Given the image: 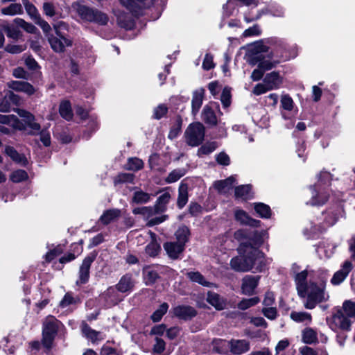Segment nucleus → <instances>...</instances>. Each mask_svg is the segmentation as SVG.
<instances>
[{
	"label": "nucleus",
	"instance_id": "nucleus-58",
	"mask_svg": "<svg viewBox=\"0 0 355 355\" xmlns=\"http://www.w3.org/2000/svg\"><path fill=\"white\" fill-rule=\"evenodd\" d=\"M168 112V107L164 104H160L154 109L153 118L155 119H160Z\"/></svg>",
	"mask_w": 355,
	"mask_h": 355
},
{
	"label": "nucleus",
	"instance_id": "nucleus-49",
	"mask_svg": "<svg viewBox=\"0 0 355 355\" xmlns=\"http://www.w3.org/2000/svg\"><path fill=\"white\" fill-rule=\"evenodd\" d=\"M80 302L78 297H74L71 293H67L60 302V306L62 308L67 307L71 304H76Z\"/></svg>",
	"mask_w": 355,
	"mask_h": 355
},
{
	"label": "nucleus",
	"instance_id": "nucleus-61",
	"mask_svg": "<svg viewBox=\"0 0 355 355\" xmlns=\"http://www.w3.org/2000/svg\"><path fill=\"white\" fill-rule=\"evenodd\" d=\"M26 49V46L24 44H8L5 47L6 51L12 53V54H17L19 53L23 52Z\"/></svg>",
	"mask_w": 355,
	"mask_h": 355
},
{
	"label": "nucleus",
	"instance_id": "nucleus-20",
	"mask_svg": "<svg viewBox=\"0 0 355 355\" xmlns=\"http://www.w3.org/2000/svg\"><path fill=\"white\" fill-rule=\"evenodd\" d=\"M308 272L306 270H303L297 274H296L295 277V281L296 283L297 291L298 295L301 297H306V291L307 290V287L309 284L306 282Z\"/></svg>",
	"mask_w": 355,
	"mask_h": 355
},
{
	"label": "nucleus",
	"instance_id": "nucleus-44",
	"mask_svg": "<svg viewBox=\"0 0 355 355\" xmlns=\"http://www.w3.org/2000/svg\"><path fill=\"white\" fill-rule=\"evenodd\" d=\"M185 173L186 170L184 168L174 169L168 174L165 181L167 183L175 182L182 177H183L185 175Z\"/></svg>",
	"mask_w": 355,
	"mask_h": 355
},
{
	"label": "nucleus",
	"instance_id": "nucleus-32",
	"mask_svg": "<svg viewBox=\"0 0 355 355\" xmlns=\"http://www.w3.org/2000/svg\"><path fill=\"white\" fill-rule=\"evenodd\" d=\"M143 275L145 284L147 286L153 285L159 278L157 272L150 266H147L144 268Z\"/></svg>",
	"mask_w": 355,
	"mask_h": 355
},
{
	"label": "nucleus",
	"instance_id": "nucleus-39",
	"mask_svg": "<svg viewBox=\"0 0 355 355\" xmlns=\"http://www.w3.org/2000/svg\"><path fill=\"white\" fill-rule=\"evenodd\" d=\"M59 112L61 116L67 121H69L72 119L73 112L71 103L69 101L61 102L59 107Z\"/></svg>",
	"mask_w": 355,
	"mask_h": 355
},
{
	"label": "nucleus",
	"instance_id": "nucleus-5",
	"mask_svg": "<svg viewBox=\"0 0 355 355\" xmlns=\"http://www.w3.org/2000/svg\"><path fill=\"white\" fill-rule=\"evenodd\" d=\"M205 134V126L200 122L192 123L185 130L186 142L189 146H198L202 144Z\"/></svg>",
	"mask_w": 355,
	"mask_h": 355
},
{
	"label": "nucleus",
	"instance_id": "nucleus-38",
	"mask_svg": "<svg viewBox=\"0 0 355 355\" xmlns=\"http://www.w3.org/2000/svg\"><path fill=\"white\" fill-rule=\"evenodd\" d=\"M150 195L141 189L136 190L133 193L132 198V203L134 204H144L150 201Z\"/></svg>",
	"mask_w": 355,
	"mask_h": 355
},
{
	"label": "nucleus",
	"instance_id": "nucleus-13",
	"mask_svg": "<svg viewBox=\"0 0 355 355\" xmlns=\"http://www.w3.org/2000/svg\"><path fill=\"white\" fill-rule=\"evenodd\" d=\"M230 352L234 355H241L250 349V342L245 339H231L228 341Z\"/></svg>",
	"mask_w": 355,
	"mask_h": 355
},
{
	"label": "nucleus",
	"instance_id": "nucleus-26",
	"mask_svg": "<svg viewBox=\"0 0 355 355\" xmlns=\"http://www.w3.org/2000/svg\"><path fill=\"white\" fill-rule=\"evenodd\" d=\"M253 60L264 72L275 67L277 64V62H272L270 58H266L263 55H254Z\"/></svg>",
	"mask_w": 355,
	"mask_h": 355
},
{
	"label": "nucleus",
	"instance_id": "nucleus-41",
	"mask_svg": "<svg viewBox=\"0 0 355 355\" xmlns=\"http://www.w3.org/2000/svg\"><path fill=\"white\" fill-rule=\"evenodd\" d=\"M4 15H15L23 13V8L20 3H13L6 8H3L1 10Z\"/></svg>",
	"mask_w": 355,
	"mask_h": 355
},
{
	"label": "nucleus",
	"instance_id": "nucleus-35",
	"mask_svg": "<svg viewBox=\"0 0 355 355\" xmlns=\"http://www.w3.org/2000/svg\"><path fill=\"white\" fill-rule=\"evenodd\" d=\"M312 198L310 201L307 202V205L312 206H320L324 205L328 200V196L325 193L318 194L314 188H312Z\"/></svg>",
	"mask_w": 355,
	"mask_h": 355
},
{
	"label": "nucleus",
	"instance_id": "nucleus-47",
	"mask_svg": "<svg viewBox=\"0 0 355 355\" xmlns=\"http://www.w3.org/2000/svg\"><path fill=\"white\" fill-rule=\"evenodd\" d=\"M3 30L7 37L13 40H18L21 36V32L13 25L5 26Z\"/></svg>",
	"mask_w": 355,
	"mask_h": 355
},
{
	"label": "nucleus",
	"instance_id": "nucleus-34",
	"mask_svg": "<svg viewBox=\"0 0 355 355\" xmlns=\"http://www.w3.org/2000/svg\"><path fill=\"white\" fill-rule=\"evenodd\" d=\"M290 317L296 322H305L306 324H309L312 322V316L307 312L292 311Z\"/></svg>",
	"mask_w": 355,
	"mask_h": 355
},
{
	"label": "nucleus",
	"instance_id": "nucleus-16",
	"mask_svg": "<svg viewBox=\"0 0 355 355\" xmlns=\"http://www.w3.org/2000/svg\"><path fill=\"white\" fill-rule=\"evenodd\" d=\"M260 279L259 276L245 275L242 279V293L247 295H252L254 293Z\"/></svg>",
	"mask_w": 355,
	"mask_h": 355
},
{
	"label": "nucleus",
	"instance_id": "nucleus-54",
	"mask_svg": "<svg viewBox=\"0 0 355 355\" xmlns=\"http://www.w3.org/2000/svg\"><path fill=\"white\" fill-rule=\"evenodd\" d=\"M19 120L15 115H4L0 114V123L10 125L15 128L18 123Z\"/></svg>",
	"mask_w": 355,
	"mask_h": 355
},
{
	"label": "nucleus",
	"instance_id": "nucleus-4",
	"mask_svg": "<svg viewBox=\"0 0 355 355\" xmlns=\"http://www.w3.org/2000/svg\"><path fill=\"white\" fill-rule=\"evenodd\" d=\"M305 293L307 298L304 306L307 309H313L318 304L329 299V295L324 292V287L315 283H309Z\"/></svg>",
	"mask_w": 355,
	"mask_h": 355
},
{
	"label": "nucleus",
	"instance_id": "nucleus-24",
	"mask_svg": "<svg viewBox=\"0 0 355 355\" xmlns=\"http://www.w3.org/2000/svg\"><path fill=\"white\" fill-rule=\"evenodd\" d=\"M5 153L17 164L21 166H26L28 164L26 157L23 154L19 153L12 146H6L5 148Z\"/></svg>",
	"mask_w": 355,
	"mask_h": 355
},
{
	"label": "nucleus",
	"instance_id": "nucleus-53",
	"mask_svg": "<svg viewBox=\"0 0 355 355\" xmlns=\"http://www.w3.org/2000/svg\"><path fill=\"white\" fill-rule=\"evenodd\" d=\"M28 177V174L24 170L19 169L12 173L10 180L13 182L18 183L26 180Z\"/></svg>",
	"mask_w": 355,
	"mask_h": 355
},
{
	"label": "nucleus",
	"instance_id": "nucleus-63",
	"mask_svg": "<svg viewBox=\"0 0 355 355\" xmlns=\"http://www.w3.org/2000/svg\"><path fill=\"white\" fill-rule=\"evenodd\" d=\"M34 21L37 25L40 26L44 33H49L51 31L49 24L42 19L41 15L37 16V18Z\"/></svg>",
	"mask_w": 355,
	"mask_h": 355
},
{
	"label": "nucleus",
	"instance_id": "nucleus-51",
	"mask_svg": "<svg viewBox=\"0 0 355 355\" xmlns=\"http://www.w3.org/2000/svg\"><path fill=\"white\" fill-rule=\"evenodd\" d=\"M263 232L254 231L252 237H250V239L246 242H250L253 248L259 249V247L261 246L263 243Z\"/></svg>",
	"mask_w": 355,
	"mask_h": 355
},
{
	"label": "nucleus",
	"instance_id": "nucleus-48",
	"mask_svg": "<svg viewBox=\"0 0 355 355\" xmlns=\"http://www.w3.org/2000/svg\"><path fill=\"white\" fill-rule=\"evenodd\" d=\"M22 3L26 12L33 20H35L37 18V16L40 15L36 7L28 0H23Z\"/></svg>",
	"mask_w": 355,
	"mask_h": 355
},
{
	"label": "nucleus",
	"instance_id": "nucleus-8",
	"mask_svg": "<svg viewBox=\"0 0 355 355\" xmlns=\"http://www.w3.org/2000/svg\"><path fill=\"white\" fill-rule=\"evenodd\" d=\"M96 257V254L91 253L83 261L78 270V279L76 282L78 286L85 284L89 279L90 268Z\"/></svg>",
	"mask_w": 355,
	"mask_h": 355
},
{
	"label": "nucleus",
	"instance_id": "nucleus-64",
	"mask_svg": "<svg viewBox=\"0 0 355 355\" xmlns=\"http://www.w3.org/2000/svg\"><path fill=\"white\" fill-rule=\"evenodd\" d=\"M26 125L31 129L28 133L31 135H37L42 130L40 125L35 120L28 121Z\"/></svg>",
	"mask_w": 355,
	"mask_h": 355
},
{
	"label": "nucleus",
	"instance_id": "nucleus-17",
	"mask_svg": "<svg viewBox=\"0 0 355 355\" xmlns=\"http://www.w3.org/2000/svg\"><path fill=\"white\" fill-rule=\"evenodd\" d=\"M164 249L171 259H180L185 246L176 241L166 242L164 244Z\"/></svg>",
	"mask_w": 355,
	"mask_h": 355
},
{
	"label": "nucleus",
	"instance_id": "nucleus-33",
	"mask_svg": "<svg viewBox=\"0 0 355 355\" xmlns=\"http://www.w3.org/2000/svg\"><path fill=\"white\" fill-rule=\"evenodd\" d=\"M235 197L244 200L252 198L251 186L250 184H245L236 187L235 188Z\"/></svg>",
	"mask_w": 355,
	"mask_h": 355
},
{
	"label": "nucleus",
	"instance_id": "nucleus-36",
	"mask_svg": "<svg viewBox=\"0 0 355 355\" xmlns=\"http://www.w3.org/2000/svg\"><path fill=\"white\" fill-rule=\"evenodd\" d=\"M302 336L304 343L312 344L318 342L317 332L312 328H305L302 332Z\"/></svg>",
	"mask_w": 355,
	"mask_h": 355
},
{
	"label": "nucleus",
	"instance_id": "nucleus-60",
	"mask_svg": "<svg viewBox=\"0 0 355 355\" xmlns=\"http://www.w3.org/2000/svg\"><path fill=\"white\" fill-rule=\"evenodd\" d=\"M166 343L163 339L155 338V343L153 345V354H161L165 350Z\"/></svg>",
	"mask_w": 355,
	"mask_h": 355
},
{
	"label": "nucleus",
	"instance_id": "nucleus-10",
	"mask_svg": "<svg viewBox=\"0 0 355 355\" xmlns=\"http://www.w3.org/2000/svg\"><path fill=\"white\" fill-rule=\"evenodd\" d=\"M48 41L51 49L56 53H62L66 47L71 46L73 41L69 37H54L53 35L48 36Z\"/></svg>",
	"mask_w": 355,
	"mask_h": 355
},
{
	"label": "nucleus",
	"instance_id": "nucleus-43",
	"mask_svg": "<svg viewBox=\"0 0 355 355\" xmlns=\"http://www.w3.org/2000/svg\"><path fill=\"white\" fill-rule=\"evenodd\" d=\"M168 307L169 306L166 302H163L159 308L153 312L150 316L151 320L154 322L160 321L163 315L167 312Z\"/></svg>",
	"mask_w": 355,
	"mask_h": 355
},
{
	"label": "nucleus",
	"instance_id": "nucleus-27",
	"mask_svg": "<svg viewBox=\"0 0 355 355\" xmlns=\"http://www.w3.org/2000/svg\"><path fill=\"white\" fill-rule=\"evenodd\" d=\"M207 301L218 310L223 309L225 306L224 299L218 293L212 291H209L207 293Z\"/></svg>",
	"mask_w": 355,
	"mask_h": 355
},
{
	"label": "nucleus",
	"instance_id": "nucleus-59",
	"mask_svg": "<svg viewBox=\"0 0 355 355\" xmlns=\"http://www.w3.org/2000/svg\"><path fill=\"white\" fill-rule=\"evenodd\" d=\"M181 127H182V119L180 118H179L177 120L176 124L171 128L168 135V137L171 140L176 138L181 132Z\"/></svg>",
	"mask_w": 355,
	"mask_h": 355
},
{
	"label": "nucleus",
	"instance_id": "nucleus-50",
	"mask_svg": "<svg viewBox=\"0 0 355 355\" xmlns=\"http://www.w3.org/2000/svg\"><path fill=\"white\" fill-rule=\"evenodd\" d=\"M260 300L258 297H254L249 299H243L239 304L238 308L241 310H246L259 302Z\"/></svg>",
	"mask_w": 355,
	"mask_h": 355
},
{
	"label": "nucleus",
	"instance_id": "nucleus-1",
	"mask_svg": "<svg viewBox=\"0 0 355 355\" xmlns=\"http://www.w3.org/2000/svg\"><path fill=\"white\" fill-rule=\"evenodd\" d=\"M350 318H355V302L346 300L343 304V309H338L333 315L331 328H337L348 331L350 329Z\"/></svg>",
	"mask_w": 355,
	"mask_h": 355
},
{
	"label": "nucleus",
	"instance_id": "nucleus-2",
	"mask_svg": "<svg viewBox=\"0 0 355 355\" xmlns=\"http://www.w3.org/2000/svg\"><path fill=\"white\" fill-rule=\"evenodd\" d=\"M251 246L250 242H242L239 247V256L230 260V267L236 272H248L252 270V262L250 254L248 253Z\"/></svg>",
	"mask_w": 355,
	"mask_h": 355
},
{
	"label": "nucleus",
	"instance_id": "nucleus-12",
	"mask_svg": "<svg viewBox=\"0 0 355 355\" xmlns=\"http://www.w3.org/2000/svg\"><path fill=\"white\" fill-rule=\"evenodd\" d=\"M121 3L134 15H142L143 9L149 7L150 0H121Z\"/></svg>",
	"mask_w": 355,
	"mask_h": 355
},
{
	"label": "nucleus",
	"instance_id": "nucleus-40",
	"mask_svg": "<svg viewBox=\"0 0 355 355\" xmlns=\"http://www.w3.org/2000/svg\"><path fill=\"white\" fill-rule=\"evenodd\" d=\"M254 208L261 218H269L271 216V210L270 207L264 203H254Z\"/></svg>",
	"mask_w": 355,
	"mask_h": 355
},
{
	"label": "nucleus",
	"instance_id": "nucleus-55",
	"mask_svg": "<svg viewBox=\"0 0 355 355\" xmlns=\"http://www.w3.org/2000/svg\"><path fill=\"white\" fill-rule=\"evenodd\" d=\"M160 245L158 242H150L146 246V252L150 257H156L160 251Z\"/></svg>",
	"mask_w": 355,
	"mask_h": 355
},
{
	"label": "nucleus",
	"instance_id": "nucleus-62",
	"mask_svg": "<svg viewBox=\"0 0 355 355\" xmlns=\"http://www.w3.org/2000/svg\"><path fill=\"white\" fill-rule=\"evenodd\" d=\"M263 315L270 320H274L278 315L276 307H266L261 311Z\"/></svg>",
	"mask_w": 355,
	"mask_h": 355
},
{
	"label": "nucleus",
	"instance_id": "nucleus-56",
	"mask_svg": "<svg viewBox=\"0 0 355 355\" xmlns=\"http://www.w3.org/2000/svg\"><path fill=\"white\" fill-rule=\"evenodd\" d=\"M268 51V47L262 41L257 42L252 45V51L254 55H262V53H266Z\"/></svg>",
	"mask_w": 355,
	"mask_h": 355
},
{
	"label": "nucleus",
	"instance_id": "nucleus-14",
	"mask_svg": "<svg viewBox=\"0 0 355 355\" xmlns=\"http://www.w3.org/2000/svg\"><path fill=\"white\" fill-rule=\"evenodd\" d=\"M118 291L116 287L110 286L99 296L100 300L103 301V306L105 307L112 306L120 301Z\"/></svg>",
	"mask_w": 355,
	"mask_h": 355
},
{
	"label": "nucleus",
	"instance_id": "nucleus-25",
	"mask_svg": "<svg viewBox=\"0 0 355 355\" xmlns=\"http://www.w3.org/2000/svg\"><path fill=\"white\" fill-rule=\"evenodd\" d=\"M121 211L119 209H110L103 212L99 218L101 223L105 225L110 224L120 217Z\"/></svg>",
	"mask_w": 355,
	"mask_h": 355
},
{
	"label": "nucleus",
	"instance_id": "nucleus-15",
	"mask_svg": "<svg viewBox=\"0 0 355 355\" xmlns=\"http://www.w3.org/2000/svg\"><path fill=\"white\" fill-rule=\"evenodd\" d=\"M352 268V263L346 260L342 265L341 268L334 273L331 279V283L333 285L340 284L346 279Z\"/></svg>",
	"mask_w": 355,
	"mask_h": 355
},
{
	"label": "nucleus",
	"instance_id": "nucleus-22",
	"mask_svg": "<svg viewBox=\"0 0 355 355\" xmlns=\"http://www.w3.org/2000/svg\"><path fill=\"white\" fill-rule=\"evenodd\" d=\"M58 3L53 1L45 0L42 5V10L44 15L49 17L55 16L58 17H62V13L60 12Z\"/></svg>",
	"mask_w": 355,
	"mask_h": 355
},
{
	"label": "nucleus",
	"instance_id": "nucleus-29",
	"mask_svg": "<svg viewBox=\"0 0 355 355\" xmlns=\"http://www.w3.org/2000/svg\"><path fill=\"white\" fill-rule=\"evenodd\" d=\"M175 236L177 239L176 242L182 244L184 246H185L186 243L189 240L190 230L189 227H187L186 225H181L176 230Z\"/></svg>",
	"mask_w": 355,
	"mask_h": 355
},
{
	"label": "nucleus",
	"instance_id": "nucleus-45",
	"mask_svg": "<svg viewBox=\"0 0 355 355\" xmlns=\"http://www.w3.org/2000/svg\"><path fill=\"white\" fill-rule=\"evenodd\" d=\"M144 166V162L141 159L137 157L129 158L126 164V169L133 171H137Z\"/></svg>",
	"mask_w": 355,
	"mask_h": 355
},
{
	"label": "nucleus",
	"instance_id": "nucleus-57",
	"mask_svg": "<svg viewBox=\"0 0 355 355\" xmlns=\"http://www.w3.org/2000/svg\"><path fill=\"white\" fill-rule=\"evenodd\" d=\"M293 101L291 97L288 95H283L281 98V107L288 111H291L293 108Z\"/></svg>",
	"mask_w": 355,
	"mask_h": 355
},
{
	"label": "nucleus",
	"instance_id": "nucleus-11",
	"mask_svg": "<svg viewBox=\"0 0 355 355\" xmlns=\"http://www.w3.org/2000/svg\"><path fill=\"white\" fill-rule=\"evenodd\" d=\"M173 315L180 320H190L198 314L195 308L188 305H178L173 307L171 310Z\"/></svg>",
	"mask_w": 355,
	"mask_h": 355
},
{
	"label": "nucleus",
	"instance_id": "nucleus-6",
	"mask_svg": "<svg viewBox=\"0 0 355 355\" xmlns=\"http://www.w3.org/2000/svg\"><path fill=\"white\" fill-rule=\"evenodd\" d=\"M77 12L82 19L87 21L96 23L99 25H105L108 21L106 14L84 5L78 6Z\"/></svg>",
	"mask_w": 355,
	"mask_h": 355
},
{
	"label": "nucleus",
	"instance_id": "nucleus-42",
	"mask_svg": "<svg viewBox=\"0 0 355 355\" xmlns=\"http://www.w3.org/2000/svg\"><path fill=\"white\" fill-rule=\"evenodd\" d=\"M135 175L133 173H121L114 178V184L134 183Z\"/></svg>",
	"mask_w": 355,
	"mask_h": 355
},
{
	"label": "nucleus",
	"instance_id": "nucleus-31",
	"mask_svg": "<svg viewBox=\"0 0 355 355\" xmlns=\"http://www.w3.org/2000/svg\"><path fill=\"white\" fill-rule=\"evenodd\" d=\"M235 181V178L230 176L225 180L215 182L214 187L218 192L225 193L234 185Z\"/></svg>",
	"mask_w": 355,
	"mask_h": 355
},
{
	"label": "nucleus",
	"instance_id": "nucleus-37",
	"mask_svg": "<svg viewBox=\"0 0 355 355\" xmlns=\"http://www.w3.org/2000/svg\"><path fill=\"white\" fill-rule=\"evenodd\" d=\"M187 277L193 282L198 283L203 286L209 287L211 283L207 282L204 276L198 271H191L187 273Z\"/></svg>",
	"mask_w": 355,
	"mask_h": 355
},
{
	"label": "nucleus",
	"instance_id": "nucleus-18",
	"mask_svg": "<svg viewBox=\"0 0 355 355\" xmlns=\"http://www.w3.org/2000/svg\"><path fill=\"white\" fill-rule=\"evenodd\" d=\"M8 87L12 90L24 92L28 96H31L35 92L34 87L25 81L12 80L8 83Z\"/></svg>",
	"mask_w": 355,
	"mask_h": 355
},
{
	"label": "nucleus",
	"instance_id": "nucleus-46",
	"mask_svg": "<svg viewBox=\"0 0 355 355\" xmlns=\"http://www.w3.org/2000/svg\"><path fill=\"white\" fill-rule=\"evenodd\" d=\"M14 22L29 33H35L37 31V28L33 24L26 22L23 19L16 18L14 19Z\"/></svg>",
	"mask_w": 355,
	"mask_h": 355
},
{
	"label": "nucleus",
	"instance_id": "nucleus-52",
	"mask_svg": "<svg viewBox=\"0 0 355 355\" xmlns=\"http://www.w3.org/2000/svg\"><path fill=\"white\" fill-rule=\"evenodd\" d=\"M82 331L83 334L92 342H94L97 339L98 332L91 329V327L87 323L83 324Z\"/></svg>",
	"mask_w": 355,
	"mask_h": 355
},
{
	"label": "nucleus",
	"instance_id": "nucleus-19",
	"mask_svg": "<svg viewBox=\"0 0 355 355\" xmlns=\"http://www.w3.org/2000/svg\"><path fill=\"white\" fill-rule=\"evenodd\" d=\"M205 90L204 88L200 87L194 90L192 93L191 99V114L196 116L203 103Z\"/></svg>",
	"mask_w": 355,
	"mask_h": 355
},
{
	"label": "nucleus",
	"instance_id": "nucleus-23",
	"mask_svg": "<svg viewBox=\"0 0 355 355\" xmlns=\"http://www.w3.org/2000/svg\"><path fill=\"white\" fill-rule=\"evenodd\" d=\"M263 83L267 85L268 89L272 90L279 88L282 78L278 72L272 71L266 75Z\"/></svg>",
	"mask_w": 355,
	"mask_h": 355
},
{
	"label": "nucleus",
	"instance_id": "nucleus-30",
	"mask_svg": "<svg viewBox=\"0 0 355 355\" xmlns=\"http://www.w3.org/2000/svg\"><path fill=\"white\" fill-rule=\"evenodd\" d=\"M188 202V187L186 184L181 183L178 189V197L177 200V206L179 209H182Z\"/></svg>",
	"mask_w": 355,
	"mask_h": 355
},
{
	"label": "nucleus",
	"instance_id": "nucleus-7",
	"mask_svg": "<svg viewBox=\"0 0 355 355\" xmlns=\"http://www.w3.org/2000/svg\"><path fill=\"white\" fill-rule=\"evenodd\" d=\"M248 253L250 254L252 262V270L254 269L256 271L262 272L266 270L267 266L271 263L272 259L266 258L265 254L256 248H253L252 245L250 248Z\"/></svg>",
	"mask_w": 355,
	"mask_h": 355
},
{
	"label": "nucleus",
	"instance_id": "nucleus-9",
	"mask_svg": "<svg viewBox=\"0 0 355 355\" xmlns=\"http://www.w3.org/2000/svg\"><path fill=\"white\" fill-rule=\"evenodd\" d=\"M216 110L220 112L218 103L210 102L205 105L202 110V120L209 126H216L218 124V119L215 113Z\"/></svg>",
	"mask_w": 355,
	"mask_h": 355
},
{
	"label": "nucleus",
	"instance_id": "nucleus-28",
	"mask_svg": "<svg viewBox=\"0 0 355 355\" xmlns=\"http://www.w3.org/2000/svg\"><path fill=\"white\" fill-rule=\"evenodd\" d=\"M171 199V194L168 192H165L160 195L155 204V209H157V212L162 214L166 211L167 205Z\"/></svg>",
	"mask_w": 355,
	"mask_h": 355
},
{
	"label": "nucleus",
	"instance_id": "nucleus-3",
	"mask_svg": "<svg viewBox=\"0 0 355 355\" xmlns=\"http://www.w3.org/2000/svg\"><path fill=\"white\" fill-rule=\"evenodd\" d=\"M62 326L61 322L53 315H49L45 318L42 324V342L46 348L51 347L58 331Z\"/></svg>",
	"mask_w": 355,
	"mask_h": 355
},
{
	"label": "nucleus",
	"instance_id": "nucleus-21",
	"mask_svg": "<svg viewBox=\"0 0 355 355\" xmlns=\"http://www.w3.org/2000/svg\"><path fill=\"white\" fill-rule=\"evenodd\" d=\"M115 287L117 291L121 293L130 291L134 287V281L132 275L125 274L122 276Z\"/></svg>",
	"mask_w": 355,
	"mask_h": 355
}]
</instances>
